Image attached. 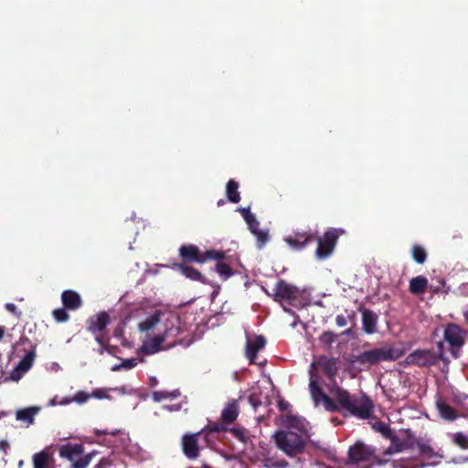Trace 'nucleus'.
<instances>
[{
	"instance_id": "nucleus-2",
	"label": "nucleus",
	"mask_w": 468,
	"mask_h": 468,
	"mask_svg": "<svg viewBox=\"0 0 468 468\" xmlns=\"http://www.w3.org/2000/svg\"><path fill=\"white\" fill-rule=\"evenodd\" d=\"M405 348L401 344H385L380 347L352 355L349 361L351 364L358 363L363 366H375L382 361H395L402 357Z\"/></svg>"
},
{
	"instance_id": "nucleus-13",
	"label": "nucleus",
	"mask_w": 468,
	"mask_h": 468,
	"mask_svg": "<svg viewBox=\"0 0 468 468\" xmlns=\"http://www.w3.org/2000/svg\"><path fill=\"white\" fill-rule=\"evenodd\" d=\"M111 318L108 313L100 312L91 315L87 320V330L92 335L102 333L105 328L110 324Z\"/></svg>"
},
{
	"instance_id": "nucleus-37",
	"label": "nucleus",
	"mask_w": 468,
	"mask_h": 468,
	"mask_svg": "<svg viewBox=\"0 0 468 468\" xmlns=\"http://www.w3.org/2000/svg\"><path fill=\"white\" fill-rule=\"evenodd\" d=\"M68 309L64 306L61 308H57L52 311V316L58 323H65L69 319V315L68 314Z\"/></svg>"
},
{
	"instance_id": "nucleus-61",
	"label": "nucleus",
	"mask_w": 468,
	"mask_h": 468,
	"mask_svg": "<svg viewBox=\"0 0 468 468\" xmlns=\"http://www.w3.org/2000/svg\"><path fill=\"white\" fill-rule=\"evenodd\" d=\"M150 380H151V385H152V386H154V385H156V384H157V379H156L155 378H151V379H150Z\"/></svg>"
},
{
	"instance_id": "nucleus-46",
	"label": "nucleus",
	"mask_w": 468,
	"mask_h": 468,
	"mask_svg": "<svg viewBox=\"0 0 468 468\" xmlns=\"http://www.w3.org/2000/svg\"><path fill=\"white\" fill-rule=\"evenodd\" d=\"M249 402L253 407L254 410H256L258 408V406H260L261 404V399L255 394H250L249 396Z\"/></svg>"
},
{
	"instance_id": "nucleus-50",
	"label": "nucleus",
	"mask_w": 468,
	"mask_h": 468,
	"mask_svg": "<svg viewBox=\"0 0 468 468\" xmlns=\"http://www.w3.org/2000/svg\"><path fill=\"white\" fill-rule=\"evenodd\" d=\"M90 397H94L96 399H104V398H107V394H106V391L104 389L97 388V389L93 390V392L90 395Z\"/></svg>"
},
{
	"instance_id": "nucleus-40",
	"label": "nucleus",
	"mask_w": 468,
	"mask_h": 468,
	"mask_svg": "<svg viewBox=\"0 0 468 468\" xmlns=\"http://www.w3.org/2000/svg\"><path fill=\"white\" fill-rule=\"evenodd\" d=\"M239 211L240 212V214L242 215L244 220L246 221V223H253L254 222V218H256L255 215L252 214L250 212V207H240L239 208Z\"/></svg>"
},
{
	"instance_id": "nucleus-35",
	"label": "nucleus",
	"mask_w": 468,
	"mask_h": 468,
	"mask_svg": "<svg viewBox=\"0 0 468 468\" xmlns=\"http://www.w3.org/2000/svg\"><path fill=\"white\" fill-rule=\"evenodd\" d=\"M215 271L224 279H228L233 275L231 267L225 262L218 261L216 264Z\"/></svg>"
},
{
	"instance_id": "nucleus-3",
	"label": "nucleus",
	"mask_w": 468,
	"mask_h": 468,
	"mask_svg": "<svg viewBox=\"0 0 468 468\" xmlns=\"http://www.w3.org/2000/svg\"><path fill=\"white\" fill-rule=\"evenodd\" d=\"M165 330L161 334L165 340V349L172 348L177 345L190 344V340L186 338L187 332L181 325V319L178 315L173 314H167L164 319Z\"/></svg>"
},
{
	"instance_id": "nucleus-42",
	"label": "nucleus",
	"mask_w": 468,
	"mask_h": 468,
	"mask_svg": "<svg viewBox=\"0 0 468 468\" xmlns=\"http://www.w3.org/2000/svg\"><path fill=\"white\" fill-rule=\"evenodd\" d=\"M114 464V461L111 456L101 458L96 464V468H110Z\"/></svg>"
},
{
	"instance_id": "nucleus-55",
	"label": "nucleus",
	"mask_w": 468,
	"mask_h": 468,
	"mask_svg": "<svg viewBox=\"0 0 468 468\" xmlns=\"http://www.w3.org/2000/svg\"><path fill=\"white\" fill-rule=\"evenodd\" d=\"M8 448H9V443L6 441H5V440L0 441V450L6 452V450Z\"/></svg>"
},
{
	"instance_id": "nucleus-20",
	"label": "nucleus",
	"mask_w": 468,
	"mask_h": 468,
	"mask_svg": "<svg viewBox=\"0 0 468 468\" xmlns=\"http://www.w3.org/2000/svg\"><path fill=\"white\" fill-rule=\"evenodd\" d=\"M34 468H53L54 457L53 453L48 450H43L33 455Z\"/></svg>"
},
{
	"instance_id": "nucleus-25",
	"label": "nucleus",
	"mask_w": 468,
	"mask_h": 468,
	"mask_svg": "<svg viewBox=\"0 0 468 468\" xmlns=\"http://www.w3.org/2000/svg\"><path fill=\"white\" fill-rule=\"evenodd\" d=\"M165 343L162 335H157L148 341H145L142 346L143 351L147 355H153L162 349V344Z\"/></svg>"
},
{
	"instance_id": "nucleus-44",
	"label": "nucleus",
	"mask_w": 468,
	"mask_h": 468,
	"mask_svg": "<svg viewBox=\"0 0 468 468\" xmlns=\"http://www.w3.org/2000/svg\"><path fill=\"white\" fill-rule=\"evenodd\" d=\"M229 432L239 441L245 442L246 437L242 430L239 428H232L229 430Z\"/></svg>"
},
{
	"instance_id": "nucleus-49",
	"label": "nucleus",
	"mask_w": 468,
	"mask_h": 468,
	"mask_svg": "<svg viewBox=\"0 0 468 468\" xmlns=\"http://www.w3.org/2000/svg\"><path fill=\"white\" fill-rule=\"evenodd\" d=\"M288 467V462L285 460H280L277 462H273L269 465V468H287Z\"/></svg>"
},
{
	"instance_id": "nucleus-52",
	"label": "nucleus",
	"mask_w": 468,
	"mask_h": 468,
	"mask_svg": "<svg viewBox=\"0 0 468 468\" xmlns=\"http://www.w3.org/2000/svg\"><path fill=\"white\" fill-rule=\"evenodd\" d=\"M335 323L339 327H344L347 324L346 318L342 314L336 316Z\"/></svg>"
},
{
	"instance_id": "nucleus-8",
	"label": "nucleus",
	"mask_w": 468,
	"mask_h": 468,
	"mask_svg": "<svg viewBox=\"0 0 468 468\" xmlns=\"http://www.w3.org/2000/svg\"><path fill=\"white\" fill-rule=\"evenodd\" d=\"M342 234H344V230L340 229L331 228L327 229L322 237L317 239L315 257L320 261L329 258Z\"/></svg>"
},
{
	"instance_id": "nucleus-63",
	"label": "nucleus",
	"mask_w": 468,
	"mask_h": 468,
	"mask_svg": "<svg viewBox=\"0 0 468 468\" xmlns=\"http://www.w3.org/2000/svg\"><path fill=\"white\" fill-rule=\"evenodd\" d=\"M350 333V329H347L344 332L345 335H348Z\"/></svg>"
},
{
	"instance_id": "nucleus-29",
	"label": "nucleus",
	"mask_w": 468,
	"mask_h": 468,
	"mask_svg": "<svg viewBox=\"0 0 468 468\" xmlns=\"http://www.w3.org/2000/svg\"><path fill=\"white\" fill-rule=\"evenodd\" d=\"M239 183L234 179L228 181L226 186V195L229 202L239 203L240 201V195L239 192Z\"/></svg>"
},
{
	"instance_id": "nucleus-23",
	"label": "nucleus",
	"mask_w": 468,
	"mask_h": 468,
	"mask_svg": "<svg viewBox=\"0 0 468 468\" xmlns=\"http://www.w3.org/2000/svg\"><path fill=\"white\" fill-rule=\"evenodd\" d=\"M428 287V279L423 275H419L410 279L409 291L413 295H420L427 291Z\"/></svg>"
},
{
	"instance_id": "nucleus-58",
	"label": "nucleus",
	"mask_w": 468,
	"mask_h": 468,
	"mask_svg": "<svg viewBox=\"0 0 468 468\" xmlns=\"http://www.w3.org/2000/svg\"><path fill=\"white\" fill-rule=\"evenodd\" d=\"M103 349L107 350V352H108V353H111L110 348H109L108 346H101V348H100V350H99L100 355H101V354H102Z\"/></svg>"
},
{
	"instance_id": "nucleus-33",
	"label": "nucleus",
	"mask_w": 468,
	"mask_h": 468,
	"mask_svg": "<svg viewBox=\"0 0 468 468\" xmlns=\"http://www.w3.org/2000/svg\"><path fill=\"white\" fill-rule=\"evenodd\" d=\"M438 409L441 417L448 420H453L456 418L454 410L444 402L438 403Z\"/></svg>"
},
{
	"instance_id": "nucleus-22",
	"label": "nucleus",
	"mask_w": 468,
	"mask_h": 468,
	"mask_svg": "<svg viewBox=\"0 0 468 468\" xmlns=\"http://www.w3.org/2000/svg\"><path fill=\"white\" fill-rule=\"evenodd\" d=\"M178 270L187 279L199 282L203 284H208L209 282L207 279L196 268L192 266H188L186 264H177Z\"/></svg>"
},
{
	"instance_id": "nucleus-18",
	"label": "nucleus",
	"mask_w": 468,
	"mask_h": 468,
	"mask_svg": "<svg viewBox=\"0 0 468 468\" xmlns=\"http://www.w3.org/2000/svg\"><path fill=\"white\" fill-rule=\"evenodd\" d=\"M266 345V340L262 335H258L254 341L248 340L246 345V356L250 364H256L257 353Z\"/></svg>"
},
{
	"instance_id": "nucleus-1",
	"label": "nucleus",
	"mask_w": 468,
	"mask_h": 468,
	"mask_svg": "<svg viewBox=\"0 0 468 468\" xmlns=\"http://www.w3.org/2000/svg\"><path fill=\"white\" fill-rule=\"evenodd\" d=\"M332 393L335 399L326 395L321 401L327 411L335 412L345 410L350 415L363 420L368 419L372 415L374 406L367 396L355 399L347 390L341 388H336Z\"/></svg>"
},
{
	"instance_id": "nucleus-51",
	"label": "nucleus",
	"mask_w": 468,
	"mask_h": 468,
	"mask_svg": "<svg viewBox=\"0 0 468 468\" xmlns=\"http://www.w3.org/2000/svg\"><path fill=\"white\" fill-rule=\"evenodd\" d=\"M5 309H6L7 311H9L10 313H12V314H16L17 317H19V316H20V314H21V313H20V312H17V308H16V306L14 303H6V304H5Z\"/></svg>"
},
{
	"instance_id": "nucleus-16",
	"label": "nucleus",
	"mask_w": 468,
	"mask_h": 468,
	"mask_svg": "<svg viewBox=\"0 0 468 468\" xmlns=\"http://www.w3.org/2000/svg\"><path fill=\"white\" fill-rule=\"evenodd\" d=\"M310 382H309V390L312 397V399L315 406H318L321 401L326 397V394L320 386V376L318 373H311Z\"/></svg>"
},
{
	"instance_id": "nucleus-60",
	"label": "nucleus",
	"mask_w": 468,
	"mask_h": 468,
	"mask_svg": "<svg viewBox=\"0 0 468 468\" xmlns=\"http://www.w3.org/2000/svg\"><path fill=\"white\" fill-rule=\"evenodd\" d=\"M4 335H5V327L0 326V340L3 338Z\"/></svg>"
},
{
	"instance_id": "nucleus-30",
	"label": "nucleus",
	"mask_w": 468,
	"mask_h": 468,
	"mask_svg": "<svg viewBox=\"0 0 468 468\" xmlns=\"http://www.w3.org/2000/svg\"><path fill=\"white\" fill-rule=\"evenodd\" d=\"M411 256L415 262L423 264L427 260L428 254L422 246L414 244L411 248Z\"/></svg>"
},
{
	"instance_id": "nucleus-9",
	"label": "nucleus",
	"mask_w": 468,
	"mask_h": 468,
	"mask_svg": "<svg viewBox=\"0 0 468 468\" xmlns=\"http://www.w3.org/2000/svg\"><path fill=\"white\" fill-rule=\"evenodd\" d=\"M466 331L456 324H448L444 328L443 338L451 346V354L454 358L460 356L461 349L465 344Z\"/></svg>"
},
{
	"instance_id": "nucleus-27",
	"label": "nucleus",
	"mask_w": 468,
	"mask_h": 468,
	"mask_svg": "<svg viewBox=\"0 0 468 468\" xmlns=\"http://www.w3.org/2000/svg\"><path fill=\"white\" fill-rule=\"evenodd\" d=\"M39 407H28L25 409L18 410L16 413V418L17 420H21L27 422V425H31L34 423L35 416L39 412Z\"/></svg>"
},
{
	"instance_id": "nucleus-64",
	"label": "nucleus",
	"mask_w": 468,
	"mask_h": 468,
	"mask_svg": "<svg viewBox=\"0 0 468 468\" xmlns=\"http://www.w3.org/2000/svg\"><path fill=\"white\" fill-rule=\"evenodd\" d=\"M204 468H211V467L208 465H204Z\"/></svg>"
},
{
	"instance_id": "nucleus-47",
	"label": "nucleus",
	"mask_w": 468,
	"mask_h": 468,
	"mask_svg": "<svg viewBox=\"0 0 468 468\" xmlns=\"http://www.w3.org/2000/svg\"><path fill=\"white\" fill-rule=\"evenodd\" d=\"M137 365L135 358L125 359L122 363V367L124 369H131Z\"/></svg>"
},
{
	"instance_id": "nucleus-32",
	"label": "nucleus",
	"mask_w": 468,
	"mask_h": 468,
	"mask_svg": "<svg viewBox=\"0 0 468 468\" xmlns=\"http://www.w3.org/2000/svg\"><path fill=\"white\" fill-rule=\"evenodd\" d=\"M180 395V392L178 389L173 390L171 392L165 391V390H160V391H154L152 393V399L155 402H160L166 399H174Z\"/></svg>"
},
{
	"instance_id": "nucleus-34",
	"label": "nucleus",
	"mask_w": 468,
	"mask_h": 468,
	"mask_svg": "<svg viewBox=\"0 0 468 468\" xmlns=\"http://www.w3.org/2000/svg\"><path fill=\"white\" fill-rule=\"evenodd\" d=\"M372 428L381 433L385 439L390 438L393 432L388 424L380 420L374 422Z\"/></svg>"
},
{
	"instance_id": "nucleus-28",
	"label": "nucleus",
	"mask_w": 468,
	"mask_h": 468,
	"mask_svg": "<svg viewBox=\"0 0 468 468\" xmlns=\"http://www.w3.org/2000/svg\"><path fill=\"white\" fill-rule=\"evenodd\" d=\"M363 330L366 334L376 332L377 315L372 311L365 310L362 314Z\"/></svg>"
},
{
	"instance_id": "nucleus-7",
	"label": "nucleus",
	"mask_w": 468,
	"mask_h": 468,
	"mask_svg": "<svg viewBox=\"0 0 468 468\" xmlns=\"http://www.w3.org/2000/svg\"><path fill=\"white\" fill-rule=\"evenodd\" d=\"M377 461L376 450L370 445L364 443L361 441L349 447L348 450V462L352 464H356L361 468H368L367 464Z\"/></svg>"
},
{
	"instance_id": "nucleus-48",
	"label": "nucleus",
	"mask_w": 468,
	"mask_h": 468,
	"mask_svg": "<svg viewBox=\"0 0 468 468\" xmlns=\"http://www.w3.org/2000/svg\"><path fill=\"white\" fill-rule=\"evenodd\" d=\"M208 431L211 432H221L224 431L226 429L223 424L220 423H214L210 426H208Z\"/></svg>"
},
{
	"instance_id": "nucleus-5",
	"label": "nucleus",
	"mask_w": 468,
	"mask_h": 468,
	"mask_svg": "<svg viewBox=\"0 0 468 468\" xmlns=\"http://www.w3.org/2000/svg\"><path fill=\"white\" fill-rule=\"evenodd\" d=\"M179 256L183 261L182 264L186 263H205L207 261L214 260L220 261L225 258L223 251L215 250H207L205 252H201L197 246L193 244L182 245L179 248Z\"/></svg>"
},
{
	"instance_id": "nucleus-11",
	"label": "nucleus",
	"mask_w": 468,
	"mask_h": 468,
	"mask_svg": "<svg viewBox=\"0 0 468 468\" xmlns=\"http://www.w3.org/2000/svg\"><path fill=\"white\" fill-rule=\"evenodd\" d=\"M439 357L432 349H417L407 356L405 362L410 366L430 367L437 364Z\"/></svg>"
},
{
	"instance_id": "nucleus-14",
	"label": "nucleus",
	"mask_w": 468,
	"mask_h": 468,
	"mask_svg": "<svg viewBox=\"0 0 468 468\" xmlns=\"http://www.w3.org/2000/svg\"><path fill=\"white\" fill-rule=\"evenodd\" d=\"M200 435V432L193 433V434H186L182 438V448L184 454L188 459H197L199 455V447H198V440L197 437Z\"/></svg>"
},
{
	"instance_id": "nucleus-17",
	"label": "nucleus",
	"mask_w": 468,
	"mask_h": 468,
	"mask_svg": "<svg viewBox=\"0 0 468 468\" xmlns=\"http://www.w3.org/2000/svg\"><path fill=\"white\" fill-rule=\"evenodd\" d=\"M61 302L63 306L69 311H76L83 304L80 295L73 290L64 291L61 293Z\"/></svg>"
},
{
	"instance_id": "nucleus-6",
	"label": "nucleus",
	"mask_w": 468,
	"mask_h": 468,
	"mask_svg": "<svg viewBox=\"0 0 468 468\" xmlns=\"http://www.w3.org/2000/svg\"><path fill=\"white\" fill-rule=\"evenodd\" d=\"M59 455L71 463V468H86L97 452H91L83 455L81 444L66 443L59 447Z\"/></svg>"
},
{
	"instance_id": "nucleus-62",
	"label": "nucleus",
	"mask_w": 468,
	"mask_h": 468,
	"mask_svg": "<svg viewBox=\"0 0 468 468\" xmlns=\"http://www.w3.org/2000/svg\"><path fill=\"white\" fill-rule=\"evenodd\" d=\"M222 204H224V200H223V199H220V200L218 202V206H220V205H222Z\"/></svg>"
},
{
	"instance_id": "nucleus-4",
	"label": "nucleus",
	"mask_w": 468,
	"mask_h": 468,
	"mask_svg": "<svg viewBox=\"0 0 468 468\" xmlns=\"http://www.w3.org/2000/svg\"><path fill=\"white\" fill-rule=\"evenodd\" d=\"M273 439L278 449L289 457H295L303 453L306 446L305 438L293 431H276Z\"/></svg>"
},
{
	"instance_id": "nucleus-53",
	"label": "nucleus",
	"mask_w": 468,
	"mask_h": 468,
	"mask_svg": "<svg viewBox=\"0 0 468 468\" xmlns=\"http://www.w3.org/2000/svg\"><path fill=\"white\" fill-rule=\"evenodd\" d=\"M290 407V404L289 402L285 401L284 399H279L278 401V409L281 410V411H286L288 410Z\"/></svg>"
},
{
	"instance_id": "nucleus-15",
	"label": "nucleus",
	"mask_w": 468,
	"mask_h": 468,
	"mask_svg": "<svg viewBox=\"0 0 468 468\" xmlns=\"http://www.w3.org/2000/svg\"><path fill=\"white\" fill-rule=\"evenodd\" d=\"M284 240L293 250H301L314 240V236L308 232H294Z\"/></svg>"
},
{
	"instance_id": "nucleus-24",
	"label": "nucleus",
	"mask_w": 468,
	"mask_h": 468,
	"mask_svg": "<svg viewBox=\"0 0 468 468\" xmlns=\"http://www.w3.org/2000/svg\"><path fill=\"white\" fill-rule=\"evenodd\" d=\"M388 440L390 441V446L384 452L388 455L400 452L404 449L410 448L413 445V442L410 443L406 441L399 440L394 431L392 432L391 437L388 438Z\"/></svg>"
},
{
	"instance_id": "nucleus-59",
	"label": "nucleus",
	"mask_w": 468,
	"mask_h": 468,
	"mask_svg": "<svg viewBox=\"0 0 468 468\" xmlns=\"http://www.w3.org/2000/svg\"><path fill=\"white\" fill-rule=\"evenodd\" d=\"M121 368H122V364L113 366L112 370V371H117V370H119Z\"/></svg>"
},
{
	"instance_id": "nucleus-36",
	"label": "nucleus",
	"mask_w": 468,
	"mask_h": 468,
	"mask_svg": "<svg viewBox=\"0 0 468 468\" xmlns=\"http://www.w3.org/2000/svg\"><path fill=\"white\" fill-rule=\"evenodd\" d=\"M416 444L419 448L420 454L427 456L429 458H431L435 455L434 450L429 443L424 442L421 440H416Z\"/></svg>"
},
{
	"instance_id": "nucleus-56",
	"label": "nucleus",
	"mask_w": 468,
	"mask_h": 468,
	"mask_svg": "<svg viewBox=\"0 0 468 468\" xmlns=\"http://www.w3.org/2000/svg\"><path fill=\"white\" fill-rule=\"evenodd\" d=\"M95 340L101 346H104L101 333L95 335Z\"/></svg>"
},
{
	"instance_id": "nucleus-19",
	"label": "nucleus",
	"mask_w": 468,
	"mask_h": 468,
	"mask_svg": "<svg viewBox=\"0 0 468 468\" xmlns=\"http://www.w3.org/2000/svg\"><path fill=\"white\" fill-rule=\"evenodd\" d=\"M167 313L156 310L154 314L146 317L144 321L139 323L138 328L142 332L149 331L156 326L161 321L166 317Z\"/></svg>"
},
{
	"instance_id": "nucleus-21",
	"label": "nucleus",
	"mask_w": 468,
	"mask_h": 468,
	"mask_svg": "<svg viewBox=\"0 0 468 468\" xmlns=\"http://www.w3.org/2000/svg\"><path fill=\"white\" fill-rule=\"evenodd\" d=\"M249 229L257 239V248L261 250L269 241V232L260 229V222L254 218V222L248 223Z\"/></svg>"
},
{
	"instance_id": "nucleus-45",
	"label": "nucleus",
	"mask_w": 468,
	"mask_h": 468,
	"mask_svg": "<svg viewBox=\"0 0 468 468\" xmlns=\"http://www.w3.org/2000/svg\"><path fill=\"white\" fill-rule=\"evenodd\" d=\"M438 285H430L428 288L431 293H439L441 291V288L445 286V281L441 279Z\"/></svg>"
},
{
	"instance_id": "nucleus-41",
	"label": "nucleus",
	"mask_w": 468,
	"mask_h": 468,
	"mask_svg": "<svg viewBox=\"0 0 468 468\" xmlns=\"http://www.w3.org/2000/svg\"><path fill=\"white\" fill-rule=\"evenodd\" d=\"M453 441L462 448H468V437L462 432L454 435Z\"/></svg>"
},
{
	"instance_id": "nucleus-54",
	"label": "nucleus",
	"mask_w": 468,
	"mask_h": 468,
	"mask_svg": "<svg viewBox=\"0 0 468 468\" xmlns=\"http://www.w3.org/2000/svg\"><path fill=\"white\" fill-rule=\"evenodd\" d=\"M71 402H73V400H71V397H66V398H64V399H63L61 401H59V402H57V401H56V398H55V399H53L51 400V404H52V405H56V404L67 405V404H69V403H71Z\"/></svg>"
},
{
	"instance_id": "nucleus-38",
	"label": "nucleus",
	"mask_w": 468,
	"mask_h": 468,
	"mask_svg": "<svg viewBox=\"0 0 468 468\" xmlns=\"http://www.w3.org/2000/svg\"><path fill=\"white\" fill-rule=\"evenodd\" d=\"M438 353H436V356H440L439 360H441L443 362V367L441 368L442 372H447L450 360L448 357L444 356V346L442 342H439L438 345Z\"/></svg>"
},
{
	"instance_id": "nucleus-31",
	"label": "nucleus",
	"mask_w": 468,
	"mask_h": 468,
	"mask_svg": "<svg viewBox=\"0 0 468 468\" xmlns=\"http://www.w3.org/2000/svg\"><path fill=\"white\" fill-rule=\"evenodd\" d=\"M35 356H36L35 350H31V351L27 352L24 356V357L21 359V361L18 363L16 369L21 370L23 372L27 371L31 367L33 361L35 359Z\"/></svg>"
},
{
	"instance_id": "nucleus-12",
	"label": "nucleus",
	"mask_w": 468,
	"mask_h": 468,
	"mask_svg": "<svg viewBox=\"0 0 468 468\" xmlns=\"http://www.w3.org/2000/svg\"><path fill=\"white\" fill-rule=\"evenodd\" d=\"M298 293V288L289 284L284 280H280L274 288V298L276 301L292 302L297 298Z\"/></svg>"
},
{
	"instance_id": "nucleus-57",
	"label": "nucleus",
	"mask_w": 468,
	"mask_h": 468,
	"mask_svg": "<svg viewBox=\"0 0 468 468\" xmlns=\"http://www.w3.org/2000/svg\"><path fill=\"white\" fill-rule=\"evenodd\" d=\"M118 433L117 431H110L108 430H104V431H101V434H112V435H116Z\"/></svg>"
},
{
	"instance_id": "nucleus-10",
	"label": "nucleus",
	"mask_w": 468,
	"mask_h": 468,
	"mask_svg": "<svg viewBox=\"0 0 468 468\" xmlns=\"http://www.w3.org/2000/svg\"><path fill=\"white\" fill-rule=\"evenodd\" d=\"M321 369L328 380L335 382V378L340 369V359L338 357H328L326 356H320L314 361L309 369V374L318 373L317 370Z\"/></svg>"
},
{
	"instance_id": "nucleus-26",
	"label": "nucleus",
	"mask_w": 468,
	"mask_h": 468,
	"mask_svg": "<svg viewBox=\"0 0 468 468\" xmlns=\"http://www.w3.org/2000/svg\"><path fill=\"white\" fill-rule=\"evenodd\" d=\"M239 416V406L236 400L229 402L221 412V420L224 423L234 422Z\"/></svg>"
},
{
	"instance_id": "nucleus-39",
	"label": "nucleus",
	"mask_w": 468,
	"mask_h": 468,
	"mask_svg": "<svg viewBox=\"0 0 468 468\" xmlns=\"http://www.w3.org/2000/svg\"><path fill=\"white\" fill-rule=\"evenodd\" d=\"M90 398V395L88 394L85 391H78L73 397H71V400L73 402H76L78 404H83L88 401V399Z\"/></svg>"
},
{
	"instance_id": "nucleus-43",
	"label": "nucleus",
	"mask_w": 468,
	"mask_h": 468,
	"mask_svg": "<svg viewBox=\"0 0 468 468\" xmlns=\"http://www.w3.org/2000/svg\"><path fill=\"white\" fill-rule=\"evenodd\" d=\"M337 335H335L334 333L332 332H324L323 333V335H321V340L322 342L324 343H326V344H332L333 342L335 341Z\"/></svg>"
}]
</instances>
